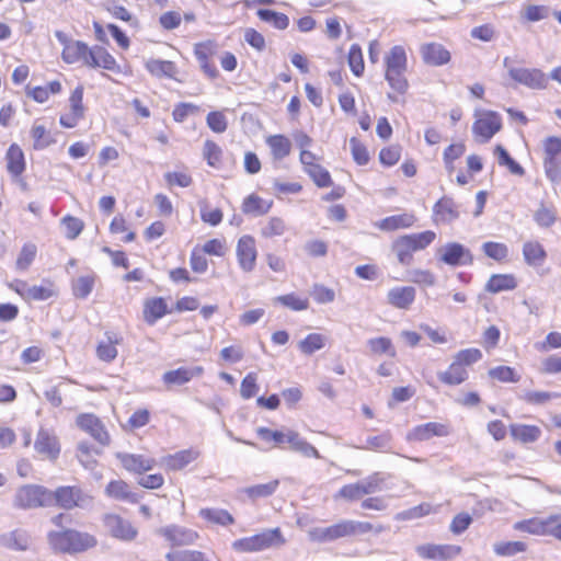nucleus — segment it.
Instances as JSON below:
<instances>
[{
    "mask_svg": "<svg viewBox=\"0 0 561 561\" xmlns=\"http://www.w3.org/2000/svg\"><path fill=\"white\" fill-rule=\"evenodd\" d=\"M77 424L80 428L89 433L100 444L108 445L110 435L105 431L101 421L95 415L82 414L78 416Z\"/></svg>",
    "mask_w": 561,
    "mask_h": 561,
    "instance_id": "2eb2a0df",
    "label": "nucleus"
},
{
    "mask_svg": "<svg viewBox=\"0 0 561 561\" xmlns=\"http://www.w3.org/2000/svg\"><path fill=\"white\" fill-rule=\"evenodd\" d=\"M146 69L158 78L167 77L173 78L176 73L174 62L169 60L149 59L146 61Z\"/></svg>",
    "mask_w": 561,
    "mask_h": 561,
    "instance_id": "4c0bfd02",
    "label": "nucleus"
},
{
    "mask_svg": "<svg viewBox=\"0 0 561 561\" xmlns=\"http://www.w3.org/2000/svg\"><path fill=\"white\" fill-rule=\"evenodd\" d=\"M66 229V237L70 240L76 239L83 230L84 224L81 219L67 215L61 219Z\"/></svg>",
    "mask_w": 561,
    "mask_h": 561,
    "instance_id": "0e129e2a",
    "label": "nucleus"
},
{
    "mask_svg": "<svg viewBox=\"0 0 561 561\" xmlns=\"http://www.w3.org/2000/svg\"><path fill=\"white\" fill-rule=\"evenodd\" d=\"M382 482L383 479L377 472L367 477L366 479H363L362 481H358L363 496L381 491Z\"/></svg>",
    "mask_w": 561,
    "mask_h": 561,
    "instance_id": "774afa93",
    "label": "nucleus"
},
{
    "mask_svg": "<svg viewBox=\"0 0 561 561\" xmlns=\"http://www.w3.org/2000/svg\"><path fill=\"white\" fill-rule=\"evenodd\" d=\"M31 135L34 140L33 148L35 150L45 149L53 142L49 133L43 125L34 124L31 130Z\"/></svg>",
    "mask_w": 561,
    "mask_h": 561,
    "instance_id": "5fc2aeb1",
    "label": "nucleus"
},
{
    "mask_svg": "<svg viewBox=\"0 0 561 561\" xmlns=\"http://www.w3.org/2000/svg\"><path fill=\"white\" fill-rule=\"evenodd\" d=\"M493 549L497 556L511 557L518 552H524L527 546L523 541H501L494 543Z\"/></svg>",
    "mask_w": 561,
    "mask_h": 561,
    "instance_id": "603ef678",
    "label": "nucleus"
},
{
    "mask_svg": "<svg viewBox=\"0 0 561 561\" xmlns=\"http://www.w3.org/2000/svg\"><path fill=\"white\" fill-rule=\"evenodd\" d=\"M34 448L38 454L51 460L56 459L60 451L57 437L45 428L38 431Z\"/></svg>",
    "mask_w": 561,
    "mask_h": 561,
    "instance_id": "a211bd4d",
    "label": "nucleus"
},
{
    "mask_svg": "<svg viewBox=\"0 0 561 561\" xmlns=\"http://www.w3.org/2000/svg\"><path fill=\"white\" fill-rule=\"evenodd\" d=\"M516 287V282L512 275L496 274L492 275L486 283L485 289L490 293H500L511 290Z\"/></svg>",
    "mask_w": 561,
    "mask_h": 561,
    "instance_id": "ea45409f",
    "label": "nucleus"
},
{
    "mask_svg": "<svg viewBox=\"0 0 561 561\" xmlns=\"http://www.w3.org/2000/svg\"><path fill=\"white\" fill-rule=\"evenodd\" d=\"M367 346L369 348L370 354L373 355L386 354L390 357H394L397 354L396 348L389 337L379 336L369 339L367 341Z\"/></svg>",
    "mask_w": 561,
    "mask_h": 561,
    "instance_id": "a19ab883",
    "label": "nucleus"
},
{
    "mask_svg": "<svg viewBox=\"0 0 561 561\" xmlns=\"http://www.w3.org/2000/svg\"><path fill=\"white\" fill-rule=\"evenodd\" d=\"M255 241L251 236H242L237 244V257L244 272L253 271L256 261Z\"/></svg>",
    "mask_w": 561,
    "mask_h": 561,
    "instance_id": "ddd939ff",
    "label": "nucleus"
},
{
    "mask_svg": "<svg viewBox=\"0 0 561 561\" xmlns=\"http://www.w3.org/2000/svg\"><path fill=\"white\" fill-rule=\"evenodd\" d=\"M561 394L558 392L548 391H527L522 396V399L528 404L543 405L551 399H558Z\"/></svg>",
    "mask_w": 561,
    "mask_h": 561,
    "instance_id": "13d9d810",
    "label": "nucleus"
},
{
    "mask_svg": "<svg viewBox=\"0 0 561 561\" xmlns=\"http://www.w3.org/2000/svg\"><path fill=\"white\" fill-rule=\"evenodd\" d=\"M31 543V537L25 530L15 529L0 535V546L7 549L25 551Z\"/></svg>",
    "mask_w": 561,
    "mask_h": 561,
    "instance_id": "b1692460",
    "label": "nucleus"
},
{
    "mask_svg": "<svg viewBox=\"0 0 561 561\" xmlns=\"http://www.w3.org/2000/svg\"><path fill=\"white\" fill-rule=\"evenodd\" d=\"M416 221V217L413 214H400L386 217L375 224L377 228L382 231H394L398 229H405L412 227Z\"/></svg>",
    "mask_w": 561,
    "mask_h": 561,
    "instance_id": "393cba45",
    "label": "nucleus"
},
{
    "mask_svg": "<svg viewBox=\"0 0 561 561\" xmlns=\"http://www.w3.org/2000/svg\"><path fill=\"white\" fill-rule=\"evenodd\" d=\"M159 534L169 540L172 546L179 547L193 545L199 537L195 530L176 525L160 528Z\"/></svg>",
    "mask_w": 561,
    "mask_h": 561,
    "instance_id": "4468645a",
    "label": "nucleus"
},
{
    "mask_svg": "<svg viewBox=\"0 0 561 561\" xmlns=\"http://www.w3.org/2000/svg\"><path fill=\"white\" fill-rule=\"evenodd\" d=\"M391 440V436L387 433L369 436L366 439V445L363 446V449L376 450V451H389V444Z\"/></svg>",
    "mask_w": 561,
    "mask_h": 561,
    "instance_id": "e2e57ef3",
    "label": "nucleus"
},
{
    "mask_svg": "<svg viewBox=\"0 0 561 561\" xmlns=\"http://www.w3.org/2000/svg\"><path fill=\"white\" fill-rule=\"evenodd\" d=\"M105 494L116 501L137 503L138 497L123 480H112L105 488Z\"/></svg>",
    "mask_w": 561,
    "mask_h": 561,
    "instance_id": "bb28decb",
    "label": "nucleus"
},
{
    "mask_svg": "<svg viewBox=\"0 0 561 561\" xmlns=\"http://www.w3.org/2000/svg\"><path fill=\"white\" fill-rule=\"evenodd\" d=\"M422 59L430 66H443L450 61V53L439 43H427L421 46Z\"/></svg>",
    "mask_w": 561,
    "mask_h": 561,
    "instance_id": "f3484780",
    "label": "nucleus"
},
{
    "mask_svg": "<svg viewBox=\"0 0 561 561\" xmlns=\"http://www.w3.org/2000/svg\"><path fill=\"white\" fill-rule=\"evenodd\" d=\"M199 515L204 519L221 526H227L234 522L232 515L228 511L221 508H203L201 510Z\"/></svg>",
    "mask_w": 561,
    "mask_h": 561,
    "instance_id": "a18cd8bd",
    "label": "nucleus"
},
{
    "mask_svg": "<svg viewBox=\"0 0 561 561\" xmlns=\"http://www.w3.org/2000/svg\"><path fill=\"white\" fill-rule=\"evenodd\" d=\"M348 526H350L351 536L364 535L368 531H374L375 534H380L388 529L387 526L381 525V524L373 525L368 522H358V520H351V519H348Z\"/></svg>",
    "mask_w": 561,
    "mask_h": 561,
    "instance_id": "6e6d98bb",
    "label": "nucleus"
},
{
    "mask_svg": "<svg viewBox=\"0 0 561 561\" xmlns=\"http://www.w3.org/2000/svg\"><path fill=\"white\" fill-rule=\"evenodd\" d=\"M307 173L319 187H329L332 185L330 173L318 163L309 169Z\"/></svg>",
    "mask_w": 561,
    "mask_h": 561,
    "instance_id": "338daca9",
    "label": "nucleus"
},
{
    "mask_svg": "<svg viewBox=\"0 0 561 561\" xmlns=\"http://www.w3.org/2000/svg\"><path fill=\"white\" fill-rule=\"evenodd\" d=\"M325 344V337L318 333H311L299 342V348L304 354L311 355L321 350Z\"/></svg>",
    "mask_w": 561,
    "mask_h": 561,
    "instance_id": "864d4df0",
    "label": "nucleus"
},
{
    "mask_svg": "<svg viewBox=\"0 0 561 561\" xmlns=\"http://www.w3.org/2000/svg\"><path fill=\"white\" fill-rule=\"evenodd\" d=\"M309 539L317 542H329L343 537H350L348 519L341 520L329 527H314L308 531Z\"/></svg>",
    "mask_w": 561,
    "mask_h": 561,
    "instance_id": "9d476101",
    "label": "nucleus"
},
{
    "mask_svg": "<svg viewBox=\"0 0 561 561\" xmlns=\"http://www.w3.org/2000/svg\"><path fill=\"white\" fill-rule=\"evenodd\" d=\"M48 541L55 551L64 553L83 552L98 545V540L93 535L76 529L51 531L48 535Z\"/></svg>",
    "mask_w": 561,
    "mask_h": 561,
    "instance_id": "f257e3e1",
    "label": "nucleus"
},
{
    "mask_svg": "<svg viewBox=\"0 0 561 561\" xmlns=\"http://www.w3.org/2000/svg\"><path fill=\"white\" fill-rule=\"evenodd\" d=\"M37 253V248L33 243H26L23 245L18 259H16V268L20 271H25L34 261Z\"/></svg>",
    "mask_w": 561,
    "mask_h": 561,
    "instance_id": "680f3d73",
    "label": "nucleus"
},
{
    "mask_svg": "<svg viewBox=\"0 0 561 561\" xmlns=\"http://www.w3.org/2000/svg\"><path fill=\"white\" fill-rule=\"evenodd\" d=\"M435 239L436 233L432 230L403 234L392 242L391 250L401 265L409 266L413 262V253L426 249Z\"/></svg>",
    "mask_w": 561,
    "mask_h": 561,
    "instance_id": "f03ea898",
    "label": "nucleus"
},
{
    "mask_svg": "<svg viewBox=\"0 0 561 561\" xmlns=\"http://www.w3.org/2000/svg\"><path fill=\"white\" fill-rule=\"evenodd\" d=\"M266 144L272 150L274 159L282 160L290 153V140L284 135H273L267 137Z\"/></svg>",
    "mask_w": 561,
    "mask_h": 561,
    "instance_id": "e433bc0d",
    "label": "nucleus"
},
{
    "mask_svg": "<svg viewBox=\"0 0 561 561\" xmlns=\"http://www.w3.org/2000/svg\"><path fill=\"white\" fill-rule=\"evenodd\" d=\"M483 253L495 261H504L508 256V248L501 242L488 241L482 244Z\"/></svg>",
    "mask_w": 561,
    "mask_h": 561,
    "instance_id": "3c124183",
    "label": "nucleus"
},
{
    "mask_svg": "<svg viewBox=\"0 0 561 561\" xmlns=\"http://www.w3.org/2000/svg\"><path fill=\"white\" fill-rule=\"evenodd\" d=\"M438 379L449 386L462 383L468 378V371L458 362L454 359L446 371L438 373Z\"/></svg>",
    "mask_w": 561,
    "mask_h": 561,
    "instance_id": "c85d7f7f",
    "label": "nucleus"
},
{
    "mask_svg": "<svg viewBox=\"0 0 561 561\" xmlns=\"http://www.w3.org/2000/svg\"><path fill=\"white\" fill-rule=\"evenodd\" d=\"M257 15L262 21L273 24L278 30H285L289 24V19L286 14L273 10L260 9Z\"/></svg>",
    "mask_w": 561,
    "mask_h": 561,
    "instance_id": "de8ad7c7",
    "label": "nucleus"
},
{
    "mask_svg": "<svg viewBox=\"0 0 561 561\" xmlns=\"http://www.w3.org/2000/svg\"><path fill=\"white\" fill-rule=\"evenodd\" d=\"M286 231V225L282 218L272 217L261 229V233L265 238L283 236Z\"/></svg>",
    "mask_w": 561,
    "mask_h": 561,
    "instance_id": "052dcab7",
    "label": "nucleus"
},
{
    "mask_svg": "<svg viewBox=\"0 0 561 561\" xmlns=\"http://www.w3.org/2000/svg\"><path fill=\"white\" fill-rule=\"evenodd\" d=\"M203 156L208 165L218 168L221 163L222 150L215 141L207 139L204 144Z\"/></svg>",
    "mask_w": 561,
    "mask_h": 561,
    "instance_id": "8fccbe9b",
    "label": "nucleus"
},
{
    "mask_svg": "<svg viewBox=\"0 0 561 561\" xmlns=\"http://www.w3.org/2000/svg\"><path fill=\"white\" fill-rule=\"evenodd\" d=\"M415 551L422 559L448 561L460 554L461 547L456 545L424 543L417 546Z\"/></svg>",
    "mask_w": 561,
    "mask_h": 561,
    "instance_id": "6e6552de",
    "label": "nucleus"
},
{
    "mask_svg": "<svg viewBox=\"0 0 561 561\" xmlns=\"http://www.w3.org/2000/svg\"><path fill=\"white\" fill-rule=\"evenodd\" d=\"M553 522L554 517H551V515L546 518L534 517L515 523L514 529L537 536H549L550 526Z\"/></svg>",
    "mask_w": 561,
    "mask_h": 561,
    "instance_id": "aec40b11",
    "label": "nucleus"
},
{
    "mask_svg": "<svg viewBox=\"0 0 561 561\" xmlns=\"http://www.w3.org/2000/svg\"><path fill=\"white\" fill-rule=\"evenodd\" d=\"M534 219L540 227H551L557 220V211L553 207H547L543 204L535 211Z\"/></svg>",
    "mask_w": 561,
    "mask_h": 561,
    "instance_id": "bf43d9fd",
    "label": "nucleus"
},
{
    "mask_svg": "<svg viewBox=\"0 0 561 561\" xmlns=\"http://www.w3.org/2000/svg\"><path fill=\"white\" fill-rule=\"evenodd\" d=\"M287 440L286 443L289 445L290 449L295 453L301 454L307 458H320V454L318 449L308 443L305 438L300 436V434L293 430H287Z\"/></svg>",
    "mask_w": 561,
    "mask_h": 561,
    "instance_id": "a878e982",
    "label": "nucleus"
},
{
    "mask_svg": "<svg viewBox=\"0 0 561 561\" xmlns=\"http://www.w3.org/2000/svg\"><path fill=\"white\" fill-rule=\"evenodd\" d=\"M494 154L497 158L499 164L506 167L512 174L519 176L524 175V168L510 156L504 147L497 145L494 149Z\"/></svg>",
    "mask_w": 561,
    "mask_h": 561,
    "instance_id": "37998d69",
    "label": "nucleus"
},
{
    "mask_svg": "<svg viewBox=\"0 0 561 561\" xmlns=\"http://www.w3.org/2000/svg\"><path fill=\"white\" fill-rule=\"evenodd\" d=\"M386 71H399L408 69V58L405 49L400 46H393L385 57Z\"/></svg>",
    "mask_w": 561,
    "mask_h": 561,
    "instance_id": "c756f323",
    "label": "nucleus"
},
{
    "mask_svg": "<svg viewBox=\"0 0 561 561\" xmlns=\"http://www.w3.org/2000/svg\"><path fill=\"white\" fill-rule=\"evenodd\" d=\"M168 312V306L163 298H151L145 302L144 318L149 324H153Z\"/></svg>",
    "mask_w": 561,
    "mask_h": 561,
    "instance_id": "7c9ffc66",
    "label": "nucleus"
},
{
    "mask_svg": "<svg viewBox=\"0 0 561 561\" xmlns=\"http://www.w3.org/2000/svg\"><path fill=\"white\" fill-rule=\"evenodd\" d=\"M523 256L530 266H540L547 257V252L538 241H527L523 245Z\"/></svg>",
    "mask_w": 561,
    "mask_h": 561,
    "instance_id": "cd10ccee",
    "label": "nucleus"
},
{
    "mask_svg": "<svg viewBox=\"0 0 561 561\" xmlns=\"http://www.w3.org/2000/svg\"><path fill=\"white\" fill-rule=\"evenodd\" d=\"M407 70L386 71L385 79L390 88L400 94H404L409 89V82L405 78Z\"/></svg>",
    "mask_w": 561,
    "mask_h": 561,
    "instance_id": "09e8293b",
    "label": "nucleus"
},
{
    "mask_svg": "<svg viewBox=\"0 0 561 561\" xmlns=\"http://www.w3.org/2000/svg\"><path fill=\"white\" fill-rule=\"evenodd\" d=\"M116 458L126 470L139 474L151 470L156 466V460L153 458L145 457L142 455L117 453Z\"/></svg>",
    "mask_w": 561,
    "mask_h": 561,
    "instance_id": "dca6fc26",
    "label": "nucleus"
},
{
    "mask_svg": "<svg viewBox=\"0 0 561 561\" xmlns=\"http://www.w3.org/2000/svg\"><path fill=\"white\" fill-rule=\"evenodd\" d=\"M489 377L502 382H518L520 377L515 373V369L510 366H497L491 368Z\"/></svg>",
    "mask_w": 561,
    "mask_h": 561,
    "instance_id": "4d7b16f0",
    "label": "nucleus"
},
{
    "mask_svg": "<svg viewBox=\"0 0 561 561\" xmlns=\"http://www.w3.org/2000/svg\"><path fill=\"white\" fill-rule=\"evenodd\" d=\"M91 50L88 45L80 41L67 43L62 49V59L67 64H75L81 61L85 66L89 64Z\"/></svg>",
    "mask_w": 561,
    "mask_h": 561,
    "instance_id": "4be33fe9",
    "label": "nucleus"
},
{
    "mask_svg": "<svg viewBox=\"0 0 561 561\" xmlns=\"http://www.w3.org/2000/svg\"><path fill=\"white\" fill-rule=\"evenodd\" d=\"M271 207L272 202L264 201L254 194L249 195L242 204L243 213L253 216H262L266 214Z\"/></svg>",
    "mask_w": 561,
    "mask_h": 561,
    "instance_id": "58836bf2",
    "label": "nucleus"
},
{
    "mask_svg": "<svg viewBox=\"0 0 561 561\" xmlns=\"http://www.w3.org/2000/svg\"><path fill=\"white\" fill-rule=\"evenodd\" d=\"M450 431L448 425L437 422H428L425 424L413 427L407 434L409 442H424L433 438L434 436L444 437L449 435Z\"/></svg>",
    "mask_w": 561,
    "mask_h": 561,
    "instance_id": "9b49d317",
    "label": "nucleus"
},
{
    "mask_svg": "<svg viewBox=\"0 0 561 561\" xmlns=\"http://www.w3.org/2000/svg\"><path fill=\"white\" fill-rule=\"evenodd\" d=\"M95 283V275L88 274L84 276H80L72 282V293L75 297L84 299L87 298L91 291L93 290Z\"/></svg>",
    "mask_w": 561,
    "mask_h": 561,
    "instance_id": "c03bdc74",
    "label": "nucleus"
},
{
    "mask_svg": "<svg viewBox=\"0 0 561 561\" xmlns=\"http://www.w3.org/2000/svg\"><path fill=\"white\" fill-rule=\"evenodd\" d=\"M106 341H101L96 347V355L101 360L112 362L117 356L116 344H119L122 339L115 334L107 332Z\"/></svg>",
    "mask_w": 561,
    "mask_h": 561,
    "instance_id": "2f4dec72",
    "label": "nucleus"
},
{
    "mask_svg": "<svg viewBox=\"0 0 561 561\" xmlns=\"http://www.w3.org/2000/svg\"><path fill=\"white\" fill-rule=\"evenodd\" d=\"M7 168L13 176L21 175L25 170L24 153L18 145H11L7 152Z\"/></svg>",
    "mask_w": 561,
    "mask_h": 561,
    "instance_id": "c9c22d12",
    "label": "nucleus"
},
{
    "mask_svg": "<svg viewBox=\"0 0 561 561\" xmlns=\"http://www.w3.org/2000/svg\"><path fill=\"white\" fill-rule=\"evenodd\" d=\"M348 65L352 72L359 77L364 72V60L362 49L357 45H352L348 53Z\"/></svg>",
    "mask_w": 561,
    "mask_h": 561,
    "instance_id": "69168bd1",
    "label": "nucleus"
},
{
    "mask_svg": "<svg viewBox=\"0 0 561 561\" xmlns=\"http://www.w3.org/2000/svg\"><path fill=\"white\" fill-rule=\"evenodd\" d=\"M13 505L22 510L51 506V491L37 484L22 485L14 494Z\"/></svg>",
    "mask_w": 561,
    "mask_h": 561,
    "instance_id": "20e7f679",
    "label": "nucleus"
},
{
    "mask_svg": "<svg viewBox=\"0 0 561 561\" xmlns=\"http://www.w3.org/2000/svg\"><path fill=\"white\" fill-rule=\"evenodd\" d=\"M279 481L272 480L267 483L256 484L243 489V492L252 500L267 497L272 495L278 488Z\"/></svg>",
    "mask_w": 561,
    "mask_h": 561,
    "instance_id": "49530a36",
    "label": "nucleus"
},
{
    "mask_svg": "<svg viewBox=\"0 0 561 561\" xmlns=\"http://www.w3.org/2000/svg\"><path fill=\"white\" fill-rule=\"evenodd\" d=\"M204 369L201 366L194 367H180L174 370L165 371L162 380L167 385L182 386L191 381L195 377H199Z\"/></svg>",
    "mask_w": 561,
    "mask_h": 561,
    "instance_id": "412c9836",
    "label": "nucleus"
},
{
    "mask_svg": "<svg viewBox=\"0 0 561 561\" xmlns=\"http://www.w3.org/2000/svg\"><path fill=\"white\" fill-rule=\"evenodd\" d=\"M51 495L53 504L67 511L75 507L88 508L93 502L92 496L78 486H59L54 492L51 491Z\"/></svg>",
    "mask_w": 561,
    "mask_h": 561,
    "instance_id": "423d86ee",
    "label": "nucleus"
},
{
    "mask_svg": "<svg viewBox=\"0 0 561 561\" xmlns=\"http://www.w3.org/2000/svg\"><path fill=\"white\" fill-rule=\"evenodd\" d=\"M501 117L495 112H488L473 123L472 131L485 142L501 129Z\"/></svg>",
    "mask_w": 561,
    "mask_h": 561,
    "instance_id": "f8f14e48",
    "label": "nucleus"
},
{
    "mask_svg": "<svg viewBox=\"0 0 561 561\" xmlns=\"http://www.w3.org/2000/svg\"><path fill=\"white\" fill-rule=\"evenodd\" d=\"M433 215L436 224H450L459 218L458 206L450 197L444 196L434 205Z\"/></svg>",
    "mask_w": 561,
    "mask_h": 561,
    "instance_id": "6ab92c4d",
    "label": "nucleus"
},
{
    "mask_svg": "<svg viewBox=\"0 0 561 561\" xmlns=\"http://www.w3.org/2000/svg\"><path fill=\"white\" fill-rule=\"evenodd\" d=\"M198 456L197 451L194 450H181L174 455L164 457L162 460L163 466L169 470H181Z\"/></svg>",
    "mask_w": 561,
    "mask_h": 561,
    "instance_id": "72a5a7b5",
    "label": "nucleus"
},
{
    "mask_svg": "<svg viewBox=\"0 0 561 561\" xmlns=\"http://www.w3.org/2000/svg\"><path fill=\"white\" fill-rule=\"evenodd\" d=\"M503 66L515 82L533 90H543L548 87V77L537 68H523L511 66V59L505 57Z\"/></svg>",
    "mask_w": 561,
    "mask_h": 561,
    "instance_id": "39448f33",
    "label": "nucleus"
},
{
    "mask_svg": "<svg viewBox=\"0 0 561 561\" xmlns=\"http://www.w3.org/2000/svg\"><path fill=\"white\" fill-rule=\"evenodd\" d=\"M167 561H210V554L199 550H175L167 553Z\"/></svg>",
    "mask_w": 561,
    "mask_h": 561,
    "instance_id": "79ce46f5",
    "label": "nucleus"
},
{
    "mask_svg": "<svg viewBox=\"0 0 561 561\" xmlns=\"http://www.w3.org/2000/svg\"><path fill=\"white\" fill-rule=\"evenodd\" d=\"M286 543L280 528L265 529L260 534L244 537L232 542V549L237 552H259L273 548H280Z\"/></svg>",
    "mask_w": 561,
    "mask_h": 561,
    "instance_id": "7ed1b4c3",
    "label": "nucleus"
},
{
    "mask_svg": "<svg viewBox=\"0 0 561 561\" xmlns=\"http://www.w3.org/2000/svg\"><path fill=\"white\" fill-rule=\"evenodd\" d=\"M88 66L93 68L101 67L106 70H115L117 68L115 58L103 47L99 46L91 50Z\"/></svg>",
    "mask_w": 561,
    "mask_h": 561,
    "instance_id": "f704fd0d",
    "label": "nucleus"
},
{
    "mask_svg": "<svg viewBox=\"0 0 561 561\" xmlns=\"http://www.w3.org/2000/svg\"><path fill=\"white\" fill-rule=\"evenodd\" d=\"M437 255L447 265L458 266L472 263L470 251L457 242H448L437 250Z\"/></svg>",
    "mask_w": 561,
    "mask_h": 561,
    "instance_id": "1a4fd4ad",
    "label": "nucleus"
},
{
    "mask_svg": "<svg viewBox=\"0 0 561 561\" xmlns=\"http://www.w3.org/2000/svg\"><path fill=\"white\" fill-rule=\"evenodd\" d=\"M102 524L107 535L122 541H131L138 534L129 520L114 513L104 514Z\"/></svg>",
    "mask_w": 561,
    "mask_h": 561,
    "instance_id": "0eeeda50",
    "label": "nucleus"
},
{
    "mask_svg": "<svg viewBox=\"0 0 561 561\" xmlns=\"http://www.w3.org/2000/svg\"><path fill=\"white\" fill-rule=\"evenodd\" d=\"M415 288L399 286L391 288L387 294L388 304L399 309H408L415 300Z\"/></svg>",
    "mask_w": 561,
    "mask_h": 561,
    "instance_id": "5701e85b",
    "label": "nucleus"
},
{
    "mask_svg": "<svg viewBox=\"0 0 561 561\" xmlns=\"http://www.w3.org/2000/svg\"><path fill=\"white\" fill-rule=\"evenodd\" d=\"M510 431L515 440L524 444L534 443L541 435V430L536 425L512 424Z\"/></svg>",
    "mask_w": 561,
    "mask_h": 561,
    "instance_id": "473e14b6",
    "label": "nucleus"
}]
</instances>
